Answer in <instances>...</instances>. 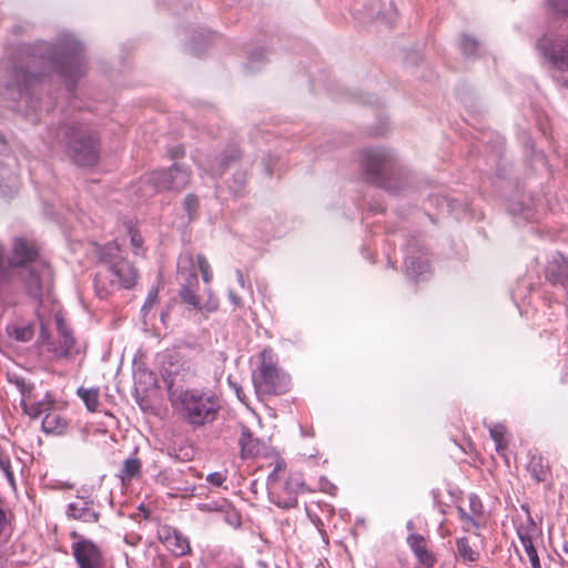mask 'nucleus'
Masks as SVG:
<instances>
[{
	"label": "nucleus",
	"mask_w": 568,
	"mask_h": 568,
	"mask_svg": "<svg viewBox=\"0 0 568 568\" xmlns=\"http://www.w3.org/2000/svg\"><path fill=\"white\" fill-rule=\"evenodd\" d=\"M545 276L552 285L568 290V260L561 254L555 256L546 266Z\"/></svg>",
	"instance_id": "a211bd4d"
},
{
	"label": "nucleus",
	"mask_w": 568,
	"mask_h": 568,
	"mask_svg": "<svg viewBox=\"0 0 568 568\" xmlns=\"http://www.w3.org/2000/svg\"><path fill=\"white\" fill-rule=\"evenodd\" d=\"M290 382V376L263 354L258 373L253 378L256 392L264 395H282L288 390Z\"/></svg>",
	"instance_id": "6e6552de"
},
{
	"label": "nucleus",
	"mask_w": 568,
	"mask_h": 568,
	"mask_svg": "<svg viewBox=\"0 0 568 568\" xmlns=\"http://www.w3.org/2000/svg\"><path fill=\"white\" fill-rule=\"evenodd\" d=\"M42 414H44L41 424L43 433L54 436H61L67 433L69 428V419L62 412L55 409L52 402H43Z\"/></svg>",
	"instance_id": "f8f14e48"
},
{
	"label": "nucleus",
	"mask_w": 568,
	"mask_h": 568,
	"mask_svg": "<svg viewBox=\"0 0 568 568\" xmlns=\"http://www.w3.org/2000/svg\"><path fill=\"white\" fill-rule=\"evenodd\" d=\"M12 335L19 342H29L34 335V328L32 325L17 326Z\"/></svg>",
	"instance_id": "c756f323"
},
{
	"label": "nucleus",
	"mask_w": 568,
	"mask_h": 568,
	"mask_svg": "<svg viewBox=\"0 0 568 568\" xmlns=\"http://www.w3.org/2000/svg\"><path fill=\"white\" fill-rule=\"evenodd\" d=\"M0 468L4 471L7 478L11 484L14 483L13 473L11 470L10 458L6 456H0Z\"/></svg>",
	"instance_id": "e433bc0d"
},
{
	"label": "nucleus",
	"mask_w": 568,
	"mask_h": 568,
	"mask_svg": "<svg viewBox=\"0 0 568 568\" xmlns=\"http://www.w3.org/2000/svg\"><path fill=\"white\" fill-rule=\"evenodd\" d=\"M156 300H158V291L156 290L150 291L148 294L146 301L143 305V310H145L148 307H152L154 305V303L156 302Z\"/></svg>",
	"instance_id": "79ce46f5"
},
{
	"label": "nucleus",
	"mask_w": 568,
	"mask_h": 568,
	"mask_svg": "<svg viewBox=\"0 0 568 568\" xmlns=\"http://www.w3.org/2000/svg\"><path fill=\"white\" fill-rule=\"evenodd\" d=\"M405 265L407 271L415 275L423 274L428 270V263L426 261H418L415 256H407L405 258Z\"/></svg>",
	"instance_id": "bb28decb"
},
{
	"label": "nucleus",
	"mask_w": 568,
	"mask_h": 568,
	"mask_svg": "<svg viewBox=\"0 0 568 568\" xmlns=\"http://www.w3.org/2000/svg\"><path fill=\"white\" fill-rule=\"evenodd\" d=\"M518 537L520 539L523 548H525L526 540H531V536L529 535L528 530H524L521 528L518 529Z\"/></svg>",
	"instance_id": "37998d69"
},
{
	"label": "nucleus",
	"mask_w": 568,
	"mask_h": 568,
	"mask_svg": "<svg viewBox=\"0 0 568 568\" xmlns=\"http://www.w3.org/2000/svg\"><path fill=\"white\" fill-rule=\"evenodd\" d=\"M103 270L95 275V286L108 294L106 281L111 287L130 290L138 281V270L121 256V244L118 240L106 244L100 253Z\"/></svg>",
	"instance_id": "20e7f679"
},
{
	"label": "nucleus",
	"mask_w": 568,
	"mask_h": 568,
	"mask_svg": "<svg viewBox=\"0 0 568 568\" xmlns=\"http://www.w3.org/2000/svg\"><path fill=\"white\" fill-rule=\"evenodd\" d=\"M38 65L55 71L71 84H74L85 72L81 45L78 42H72L70 48L64 51L49 57L30 54L19 63H14L12 70L1 71L0 93L6 89L11 92L12 99L20 100L26 97L28 106L33 108L31 93L45 74L36 72Z\"/></svg>",
	"instance_id": "f257e3e1"
},
{
	"label": "nucleus",
	"mask_w": 568,
	"mask_h": 568,
	"mask_svg": "<svg viewBox=\"0 0 568 568\" xmlns=\"http://www.w3.org/2000/svg\"><path fill=\"white\" fill-rule=\"evenodd\" d=\"M72 556L79 568H113L104 547L80 534L70 531Z\"/></svg>",
	"instance_id": "0eeeda50"
},
{
	"label": "nucleus",
	"mask_w": 568,
	"mask_h": 568,
	"mask_svg": "<svg viewBox=\"0 0 568 568\" xmlns=\"http://www.w3.org/2000/svg\"><path fill=\"white\" fill-rule=\"evenodd\" d=\"M47 337H48L47 329L43 326H41V338H42V341L44 342Z\"/></svg>",
	"instance_id": "49530a36"
},
{
	"label": "nucleus",
	"mask_w": 568,
	"mask_h": 568,
	"mask_svg": "<svg viewBox=\"0 0 568 568\" xmlns=\"http://www.w3.org/2000/svg\"><path fill=\"white\" fill-rule=\"evenodd\" d=\"M230 298H231V301H232V303H233L234 305L240 306V304H241V298H240L237 295H235L234 293H232V292H231V293H230Z\"/></svg>",
	"instance_id": "c03bdc74"
},
{
	"label": "nucleus",
	"mask_w": 568,
	"mask_h": 568,
	"mask_svg": "<svg viewBox=\"0 0 568 568\" xmlns=\"http://www.w3.org/2000/svg\"><path fill=\"white\" fill-rule=\"evenodd\" d=\"M58 138L65 145V153L79 166H93L100 159L101 144L98 133L87 124H63Z\"/></svg>",
	"instance_id": "7ed1b4c3"
},
{
	"label": "nucleus",
	"mask_w": 568,
	"mask_h": 568,
	"mask_svg": "<svg viewBox=\"0 0 568 568\" xmlns=\"http://www.w3.org/2000/svg\"><path fill=\"white\" fill-rule=\"evenodd\" d=\"M191 180V171L184 165L174 163L168 170H154L148 175V183L156 191H181Z\"/></svg>",
	"instance_id": "1a4fd4ad"
},
{
	"label": "nucleus",
	"mask_w": 568,
	"mask_h": 568,
	"mask_svg": "<svg viewBox=\"0 0 568 568\" xmlns=\"http://www.w3.org/2000/svg\"><path fill=\"white\" fill-rule=\"evenodd\" d=\"M229 384L234 389L239 400L242 402L243 404H246V396H245L243 388L240 385H237L236 383H233L230 378H229Z\"/></svg>",
	"instance_id": "a19ab883"
},
{
	"label": "nucleus",
	"mask_w": 568,
	"mask_h": 568,
	"mask_svg": "<svg viewBox=\"0 0 568 568\" xmlns=\"http://www.w3.org/2000/svg\"><path fill=\"white\" fill-rule=\"evenodd\" d=\"M67 515L69 518L83 524H97L101 518L95 503L85 497H77L71 501L68 505Z\"/></svg>",
	"instance_id": "9b49d317"
},
{
	"label": "nucleus",
	"mask_w": 568,
	"mask_h": 568,
	"mask_svg": "<svg viewBox=\"0 0 568 568\" xmlns=\"http://www.w3.org/2000/svg\"><path fill=\"white\" fill-rule=\"evenodd\" d=\"M362 165L373 183L388 191L396 190L393 180L397 172V162L390 151L386 149L364 150Z\"/></svg>",
	"instance_id": "39448f33"
},
{
	"label": "nucleus",
	"mask_w": 568,
	"mask_h": 568,
	"mask_svg": "<svg viewBox=\"0 0 568 568\" xmlns=\"http://www.w3.org/2000/svg\"><path fill=\"white\" fill-rule=\"evenodd\" d=\"M17 385V389L21 394L20 405L26 415L36 419L42 415L43 402H33V385L28 383L24 378L17 376L12 379Z\"/></svg>",
	"instance_id": "4468645a"
},
{
	"label": "nucleus",
	"mask_w": 568,
	"mask_h": 568,
	"mask_svg": "<svg viewBox=\"0 0 568 568\" xmlns=\"http://www.w3.org/2000/svg\"><path fill=\"white\" fill-rule=\"evenodd\" d=\"M28 287L32 295L40 296L41 294V280L38 274L33 271L30 273V278L28 280Z\"/></svg>",
	"instance_id": "f704fd0d"
},
{
	"label": "nucleus",
	"mask_w": 568,
	"mask_h": 568,
	"mask_svg": "<svg viewBox=\"0 0 568 568\" xmlns=\"http://www.w3.org/2000/svg\"><path fill=\"white\" fill-rule=\"evenodd\" d=\"M225 479H226V477L220 471L211 473L206 477V480L215 487L222 486V484L225 481Z\"/></svg>",
	"instance_id": "58836bf2"
},
{
	"label": "nucleus",
	"mask_w": 568,
	"mask_h": 568,
	"mask_svg": "<svg viewBox=\"0 0 568 568\" xmlns=\"http://www.w3.org/2000/svg\"><path fill=\"white\" fill-rule=\"evenodd\" d=\"M408 544L414 551L415 556L426 567H432L435 562L434 556L427 550L426 540L420 535H410Z\"/></svg>",
	"instance_id": "aec40b11"
},
{
	"label": "nucleus",
	"mask_w": 568,
	"mask_h": 568,
	"mask_svg": "<svg viewBox=\"0 0 568 568\" xmlns=\"http://www.w3.org/2000/svg\"><path fill=\"white\" fill-rule=\"evenodd\" d=\"M79 397L84 402L88 410L95 412L99 406V389L79 387L77 390Z\"/></svg>",
	"instance_id": "b1692460"
},
{
	"label": "nucleus",
	"mask_w": 568,
	"mask_h": 568,
	"mask_svg": "<svg viewBox=\"0 0 568 568\" xmlns=\"http://www.w3.org/2000/svg\"><path fill=\"white\" fill-rule=\"evenodd\" d=\"M548 6L554 16H568V0H548Z\"/></svg>",
	"instance_id": "7c9ffc66"
},
{
	"label": "nucleus",
	"mask_w": 568,
	"mask_h": 568,
	"mask_svg": "<svg viewBox=\"0 0 568 568\" xmlns=\"http://www.w3.org/2000/svg\"><path fill=\"white\" fill-rule=\"evenodd\" d=\"M163 532L161 539L174 556H185L191 551L189 539L181 531L169 528L164 529Z\"/></svg>",
	"instance_id": "6ab92c4d"
},
{
	"label": "nucleus",
	"mask_w": 568,
	"mask_h": 568,
	"mask_svg": "<svg viewBox=\"0 0 568 568\" xmlns=\"http://www.w3.org/2000/svg\"><path fill=\"white\" fill-rule=\"evenodd\" d=\"M490 437L495 442L496 450L498 454H504L508 447V440L506 439V427L504 425H495L489 429Z\"/></svg>",
	"instance_id": "393cba45"
},
{
	"label": "nucleus",
	"mask_w": 568,
	"mask_h": 568,
	"mask_svg": "<svg viewBox=\"0 0 568 568\" xmlns=\"http://www.w3.org/2000/svg\"><path fill=\"white\" fill-rule=\"evenodd\" d=\"M142 474V463L138 457H129L123 462V467L119 474L122 484L138 479Z\"/></svg>",
	"instance_id": "4be33fe9"
},
{
	"label": "nucleus",
	"mask_w": 568,
	"mask_h": 568,
	"mask_svg": "<svg viewBox=\"0 0 568 568\" xmlns=\"http://www.w3.org/2000/svg\"><path fill=\"white\" fill-rule=\"evenodd\" d=\"M187 263H189V264H192V263H193V258H192V256H191V255H190V256H187Z\"/></svg>",
	"instance_id": "09e8293b"
},
{
	"label": "nucleus",
	"mask_w": 568,
	"mask_h": 568,
	"mask_svg": "<svg viewBox=\"0 0 568 568\" xmlns=\"http://www.w3.org/2000/svg\"><path fill=\"white\" fill-rule=\"evenodd\" d=\"M239 281L243 283V274L241 271H237Z\"/></svg>",
	"instance_id": "de8ad7c7"
},
{
	"label": "nucleus",
	"mask_w": 568,
	"mask_h": 568,
	"mask_svg": "<svg viewBox=\"0 0 568 568\" xmlns=\"http://www.w3.org/2000/svg\"><path fill=\"white\" fill-rule=\"evenodd\" d=\"M197 266L202 274L203 281L209 283L212 278L211 266L206 257L203 254L197 255Z\"/></svg>",
	"instance_id": "72a5a7b5"
},
{
	"label": "nucleus",
	"mask_w": 568,
	"mask_h": 568,
	"mask_svg": "<svg viewBox=\"0 0 568 568\" xmlns=\"http://www.w3.org/2000/svg\"><path fill=\"white\" fill-rule=\"evenodd\" d=\"M528 470L537 483L546 481L549 477V468L544 465L541 457H532Z\"/></svg>",
	"instance_id": "5701e85b"
},
{
	"label": "nucleus",
	"mask_w": 568,
	"mask_h": 568,
	"mask_svg": "<svg viewBox=\"0 0 568 568\" xmlns=\"http://www.w3.org/2000/svg\"><path fill=\"white\" fill-rule=\"evenodd\" d=\"M460 47L465 55H471L478 48V41L473 37L463 36Z\"/></svg>",
	"instance_id": "473e14b6"
},
{
	"label": "nucleus",
	"mask_w": 568,
	"mask_h": 568,
	"mask_svg": "<svg viewBox=\"0 0 568 568\" xmlns=\"http://www.w3.org/2000/svg\"><path fill=\"white\" fill-rule=\"evenodd\" d=\"M183 207L187 212L189 219L193 220L199 209L197 196L193 193H189L183 200Z\"/></svg>",
	"instance_id": "c85d7f7f"
},
{
	"label": "nucleus",
	"mask_w": 568,
	"mask_h": 568,
	"mask_svg": "<svg viewBox=\"0 0 568 568\" xmlns=\"http://www.w3.org/2000/svg\"><path fill=\"white\" fill-rule=\"evenodd\" d=\"M224 520L234 528L240 527L242 524L241 515L230 507L225 510Z\"/></svg>",
	"instance_id": "c9c22d12"
},
{
	"label": "nucleus",
	"mask_w": 568,
	"mask_h": 568,
	"mask_svg": "<svg viewBox=\"0 0 568 568\" xmlns=\"http://www.w3.org/2000/svg\"><path fill=\"white\" fill-rule=\"evenodd\" d=\"M469 509L468 511L462 507H457L459 519L464 524L465 530L478 529L484 521V507L481 500L476 495L468 497Z\"/></svg>",
	"instance_id": "dca6fc26"
},
{
	"label": "nucleus",
	"mask_w": 568,
	"mask_h": 568,
	"mask_svg": "<svg viewBox=\"0 0 568 568\" xmlns=\"http://www.w3.org/2000/svg\"><path fill=\"white\" fill-rule=\"evenodd\" d=\"M172 406L190 426L197 428L216 420L221 403L216 394L197 388H186L179 393L171 392L174 379H165Z\"/></svg>",
	"instance_id": "f03ea898"
},
{
	"label": "nucleus",
	"mask_w": 568,
	"mask_h": 568,
	"mask_svg": "<svg viewBox=\"0 0 568 568\" xmlns=\"http://www.w3.org/2000/svg\"><path fill=\"white\" fill-rule=\"evenodd\" d=\"M457 552L464 561H476L478 559V552H476L469 545L468 539L463 537L457 539Z\"/></svg>",
	"instance_id": "a878e982"
},
{
	"label": "nucleus",
	"mask_w": 568,
	"mask_h": 568,
	"mask_svg": "<svg viewBox=\"0 0 568 568\" xmlns=\"http://www.w3.org/2000/svg\"><path fill=\"white\" fill-rule=\"evenodd\" d=\"M564 85L568 87V80L564 81Z\"/></svg>",
	"instance_id": "8fccbe9b"
},
{
	"label": "nucleus",
	"mask_w": 568,
	"mask_h": 568,
	"mask_svg": "<svg viewBox=\"0 0 568 568\" xmlns=\"http://www.w3.org/2000/svg\"><path fill=\"white\" fill-rule=\"evenodd\" d=\"M301 486L300 478L288 473L283 463H277L267 478V493L271 501L284 509L296 507Z\"/></svg>",
	"instance_id": "423d86ee"
},
{
	"label": "nucleus",
	"mask_w": 568,
	"mask_h": 568,
	"mask_svg": "<svg viewBox=\"0 0 568 568\" xmlns=\"http://www.w3.org/2000/svg\"><path fill=\"white\" fill-rule=\"evenodd\" d=\"M536 47L552 69L560 72L568 71V37L545 36L537 41Z\"/></svg>",
	"instance_id": "9d476101"
},
{
	"label": "nucleus",
	"mask_w": 568,
	"mask_h": 568,
	"mask_svg": "<svg viewBox=\"0 0 568 568\" xmlns=\"http://www.w3.org/2000/svg\"><path fill=\"white\" fill-rule=\"evenodd\" d=\"M55 322L59 333V343L49 344L48 351L53 353V355L58 358L67 357L70 355L75 341L62 317L57 316Z\"/></svg>",
	"instance_id": "f3484780"
},
{
	"label": "nucleus",
	"mask_w": 568,
	"mask_h": 568,
	"mask_svg": "<svg viewBox=\"0 0 568 568\" xmlns=\"http://www.w3.org/2000/svg\"><path fill=\"white\" fill-rule=\"evenodd\" d=\"M525 552L528 556V559L530 561L531 568H541L539 557L537 554V550L535 549V546L532 544V540H526L525 541Z\"/></svg>",
	"instance_id": "2f4dec72"
},
{
	"label": "nucleus",
	"mask_w": 568,
	"mask_h": 568,
	"mask_svg": "<svg viewBox=\"0 0 568 568\" xmlns=\"http://www.w3.org/2000/svg\"><path fill=\"white\" fill-rule=\"evenodd\" d=\"M168 154H169V158L170 159H180V158H183L184 154H185V149L183 145L179 144V145H174L172 148L169 149L168 151Z\"/></svg>",
	"instance_id": "ea45409f"
},
{
	"label": "nucleus",
	"mask_w": 568,
	"mask_h": 568,
	"mask_svg": "<svg viewBox=\"0 0 568 568\" xmlns=\"http://www.w3.org/2000/svg\"><path fill=\"white\" fill-rule=\"evenodd\" d=\"M239 446L242 459H255L265 455L267 450L265 442L255 437L246 426H242Z\"/></svg>",
	"instance_id": "2eb2a0df"
},
{
	"label": "nucleus",
	"mask_w": 568,
	"mask_h": 568,
	"mask_svg": "<svg viewBox=\"0 0 568 568\" xmlns=\"http://www.w3.org/2000/svg\"><path fill=\"white\" fill-rule=\"evenodd\" d=\"M38 251L33 243H30L23 239H18L14 242L13 260L17 264L21 265L28 262H32L37 258Z\"/></svg>",
	"instance_id": "412c9836"
},
{
	"label": "nucleus",
	"mask_w": 568,
	"mask_h": 568,
	"mask_svg": "<svg viewBox=\"0 0 568 568\" xmlns=\"http://www.w3.org/2000/svg\"><path fill=\"white\" fill-rule=\"evenodd\" d=\"M241 158V151L236 146H232L226 153L222 156V164L226 165L231 161L239 160Z\"/></svg>",
	"instance_id": "4c0bfd02"
},
{
	"label": "nucleus",
	"mask_w": 568,
	"mask_h": 568,
	"mask_svg": "<svg viewBox=\"0 0 568 568\" xmlns=\"http://www.w3.org/2000/svg\"><path fill=\"white\" fill-rule=\"evenodd\" d=\"M561 382L564 384L568 385V359H567V363H566V372H565L564 376L561 377Z\"/></svg>",
	"instance_id": "a18cd8bd"
},
{
	"label": "nucleus",
	"mask_w": 568,
	"mask_h": 568,
	"mask_svg": "<svg viewBox=\"0 0 568 568\" xmlns=\"http://www.w3.org/2000/svg\"><path fill=\"white\" fill-rule=\"evenodd\" d=\"M180 275H185V284H183L180 295L181 298L192 305L196 310H205L207 312H213L217 308V303L210 301L207 305H202L201 298L196 295L194 291V286H197V276L194 272H184L181 267H179Z\"/></svg>",
	"instance_id": "ddd939ff"
},
{
	"label": "nucleus",
	"mask_w": 568,
	"mask_h": 568,
	"mask_svg": "<svg viewBox=\"0 0 568 568\" xmlns=\"http://www.w3.org/2000/svg\"><path fill=\"white\" fill-rule=\"evenodd\" d=\"M125 231L126 237L130 239L134 254L139 255L143 253V239L140 235V233L135 229H132L131 226H126Z\"/></svg>",
	"instance_id": "cd10ccee"
}]
</instances>
